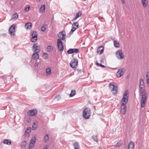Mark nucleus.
I'll use <instances>...</instances> for the list:
<instances>
[{"label": "nucleus", "instance_id": "nucleus-27", "mask_svg": "<svg viewBox=\"0 0 149 149\" xmlns=\"http://www.w3.org/2000/svg\"><path fill=\"white\" fill-rule=\"evenodd\" d=\"M30 130L29 129L27 130L25 132V135L26 137H28L29 136V132H30Z\"/></svg>", "mask_w": 149, "mask_h": 149}, {"label": "nucleus", "instance_id": "nucleus-9", "mask_svg": "<svg viewBox=\"0 0 149 149\" xmlns=\"http://www.w3.org/2000/svg\"><path fill=\"white\" fill-rule=\"evenodd\" d=\"M15 26L13 24L9 28V34L11 36H14L15 35L14 32L15 31Z\"/></svg>", "mask_w": 149, "mask_h": 149}, {"label": "nucleus", "instance_id": "nucleus-2", "mask_svg": "<svg viewBox=\"0 0 149 149\" xmlns=\"http://www.w3.org/2000/svg\"><path fill=\"white\" fill-rule=\"evenodd\" d=\"M91 110L89 108L85 109L83 111V115L84 117L86 119L89 118L91 116Z\"/></svg>", "mask_w": 149, "mask_h": 149}, {"label": "nucleus", "instance_id": "nucleus-23", "mask_svg": "<svg viewBox=\"0 0 149 149\" xmlns=\"http://www.w3.org/2000/svg\"><path fill=\"white\" fill-rule=\"evenodd\" d=\"M73 145L74 149H80L79 145L78 144V143L77 142H75Z\"/></svg>", "mask_w": 149, "mask_h": 149}, {"label": "nucleus", "instance_id": "nucleus-32", "mask_svg": "<svg viewBox=\"0 0 149 149\" xmlns=\"http://www.w3.org/2000/svg\"><path fill=\"white\" fill-rule=\"evenodd\" d=\"M3 143L8 145H10L11 144V142L8 139H6L4 140Z\"/></svg>", "mask_w": 149, "mask_h": 149}, {"label": "nucleus", "instance_id": "nucleus-33", "mask_svg": "<svg viewBox=\"0 0 149 149\" xmlns=\"http://www.w3.org/2000/svg\"><path fill=\"white\" fill-rule=\"evenodd\" d=\"M49 139V137L48 135V134H46L44 138V142L46 143L48 141Z\"/></svg>", "mask_w": 149, "mask_h": 149}, {"label": "nucleus", "instance_id": "nucleus-48", "mask_svg": "<svg viewBox=\"0 0 149 149\" xmlns=\"http://www.w3.org/2000/svg\"><path fill=\"white\" fill-rule=\"evenodd\" d=\"M29 120H29V119H27V120H26L27 122H29Z\"/></svg>", "mask_w": 149, "mask_h": 149}, {"label": "nucleus", "instance_id": "nucleus-11", "mask_svg": "<svg viewBox=\"0 0 149 149\" xmlns=\"http://www.w3.org/2000/svg\"><path fill=\"white\" fill-rule=\"evenodd\" d=\"M120 113L123 114H125L126 111V106L124 104H122L120 106Z\"/></svg>", "mask_w": 149, "mask_h": 149}, {"label": "nucleus", "instance_id": "nucleus-5", "mask_svg": "<svg viewBox=\"0 0 149 149\" xmlns=\"http://www.w3.org/2000/svg\"><path fill=\"white\" fill-rule=\"evenodd\" d=\"M127 94H128L127 91H125V92L123 96L122 100V104H125L127 102L128 97V96L127 95Z\"/></svg>", "mask_w": 149, "mask_h": 149}, {"label": "nucleus", "instance_id": "nucleus-36", "mask_svg": "<svg viewBox=\"0 0 149 149\" xmlns=\"http://www.w3.org/2000/svg\"><path fill=\"white\" fill-rule=\"evenodd\" d=\"M42 56L43 58L44 59H47L48 58V55L46 53H44L43 54Z\"/></svg>", "mask_w": 149, "mask_h": 149}, {"label": "nucleus", "instance_id": "nucleus-21", "mask_svg": "<svg viewBox=\"0 0 149 149\" xmlns=\"http://www.w3.org/2000/svg\"><path fill=\"white\" fill-rule=\"evenodd\" d=\"M82 15L81 12L80 11L76 15V17L73 19L72 20V21H75L77 18L80 17Z\"/></svg>", "mask_w": 149, "mask_h": 149}, {"label": "nucleus", "instance_id": "nucleus-28", "mask_svg": "<svg viewBox=\"0 0 149 149\" xmlns=\"http://www.w3.org/2000/svg\"><path fill=\"white\" fill-rule=\"evenodd\" d=\"M113 44L114 46L116 47H119L120 46V44L118 42H117V41L114 40L113 41Z\"/></svg>", "mask_w": 149, "mask_h": 149}, {"label": "nucleus", "instance_id": "nucleus-6", "mask_svg": "<svg viewBox=\"0 0 149 149\" xmlns=\"http://www.w3.org/2000/svg\"><path fill=\"white\" fill-rule=\"evenodd\" d=\"M57 46L58 49L60 51H63L64 49V47L62 42L60 39L57 40Z\"/></svg>", "mask_w": 149, "mask_h": 149}, {"label": "nucleus", "instance_id": "nucleus-15", "mask_svg": "<svg viewBox=\"0 0 149 149\" xmlns=\"http://www.w3.org/2000/svg\"><path fill=\"white\" fill-rule=\"evenodd\" d=\"M64 33V31H62L59 32L58 34V38L62 40H64L65 38V34Z\"/></svg>", "mask_w": 149, "mask_h": 149}, {"label": "nucleus", "instance_id": "nucleus-43", "mask_svg": "<svg viewBox=\"0 0 149 149\" xmlns=\"http://www.w3.org/2000/svg\"><path fill=\"white\" fill-rule=\"evenodd\" d=\"M46 29V27L44 26H42L41 28V30L43 32H44Z\"/></svg>", "mask_w": 149, "mask_h": 149}, {"label": "nucleus", "instance_id": "nucleus-38", "mask_svg": "<svg viewBox=\"0 0 149 149\" xmlns=\"http://www.w3.org/2000/svg\"><path fill=\"white\" fill-rule=\"evenodd\" d=\"M61 98V96L59 95H57L54 98L57 101L59 100Z\"/></svg>", "mask_w": 149, "mask_h": 149}, {"label": "nucleus", "instance_id": "nucleus-35", "mask_svg": "<svg viewBox=\"0 0 149 149\" xmlns=\"http://www.w3.org/2000/svg\"><path fill=\"white\" fill-rule=\"evenodd\" d=\"M26 143L25 141H24L22 142L21 144V146L22 148L25 147L26 145Z\"/></svg>", "mask_w": 149, "mask_h": 149}, {"label": "nucleus", "instance_id": "nucleus-34", "mask_svg": "<svg viewBox=\"0 0 149 149\" xmlns=\"http://www.w3.org/2000/svg\"><path fill=\"white\" fill-rule=\"evenodd\" d=\"M146 82L149 84V72H147L146 74Z\"/></svg>", "mask_w": 149, "mask_h": 149}, {"label": "nucleus", "instance_id": "nucleus-50", "mask_svg": "<svg viewBox=\"0 0 149 149\" xmlns=\"http://www.w3.org/2000/svg\"><path fill=\"white\" fill-rule=\"evenodd\" d=\"M40 0H37V2H39L40 1Z\"/></svg>", "mask_w": 149, "mask_h": 149}, {"label": "nucleus", "instance_id": "nucleus-39", "mask_svg": "<svg viewBox=\"0 0 149 149\" xmlns=\"http://www.w3.org/2000/svg\"><path fill=\"white\" fill-rule=\"evenodd\" d=\"M32 127H33V128H32L33 130H34L36 129V128L37 127V125L35 123H34L32 125Z\"/></svg>", "mask_w": 149, "mask_h": 149}, {"label": "nucleus", "instance_id": "nucleus-25", "mask_svg": "<svg viewBox=\"0 0 149 149\" xmlns=\"http://www.w3.org/2000/svg\"><path fill=\"white\" fill-rule=\"evenodd\" d=\"M143 6L144 7H146L148 4V2L147 0H141Z\"/></svg>", "mask_w": 149, "mask_h": 149}, {"label": "nucleus", "instance_id": "nucleus-29", "mask_svg": "<svg viewBox=\"0 0 149 149\" xmlns=\"http://www.w3.org/2000/svg\"><path fill=\"white\" fill-rule=\"evenodd\" d=\"M79 23L78 22H74L72 24V27L78 28L79 27Z\"/></svg>", "mask_w": 149, "mask_h": 149}, {"label": "nucleus", "instance_id": "nucleus-19", "mask_svg": "<svg viewBox=\"0 0 149 149\" xmlns=\"http://www.w3.org/2000/svg\"><path fill=\"white\" fill-rule=\"evenodd\" d=\"M134 143L132 142H130L128 145V149H134Z\"/></svg>", "mask_w": 149, "mask_h": 149}, {"label": "nucleus", "instance_id": "nucleus-31", "mask_svg": "<svg viewBox=\"0 0 149 149\" xmlns=\"http://www.w3.org/2000/svg\"><path fill=\"white\" fill-rule=\"evenodd\" d=\"M76 94V91L75 90H71L70 93V94L69 96L70 97H72L74 95Z\"/></svg>", "mask_w": 149, "mask_h": 149}, {"label": "nucleus", "instance_id": "nucleus-12", "mask_svg": "<svg viewBox=\"0 0 149 149\" xmlns=\"http://www.w3.org/2000/svg\"><path fill=\"white\" fill-rule=\"evenodd\" d=\"M37 113V110L36 109H33L28 111L27 112V113L30 116H34L36 115Z\"/></svg>", "mask_w": 149, "mask_h": 149}, {"label": "nucleus", "instance_id": "nucleus-40", "mask_svg": "<svg viewBox=\"0 0 149 149\" xmlns=\"http://www.w3.org/2000/svg\"><path fill=\"white\" fill-rule=\"evenodd\" d=\"M77 29V28H75V27H72V29H71V31H70V33H72V32H74L76 29Z\"/></svg>", "mask_w": 149, "mask_h": 149}, {"label": "nucleus", "instance_id": "nucleus-20", "mask_svg": "<svg viewBox=\"0 0 149 149\" xmlns=\"http://www.w3.org/2000/svg\"><path fill=\"white\" fill-rule=\"evenodd\" d=\"M139 88L141 89L144 88V85L143 79H141L140 80Z\"/></svg>", "mask_w": 149, "mask_h": 149}, {"label": "nucleus", "instance_id": "nucleus-41", "mask_svg": "<svg viewBox=\"0 0 149 149\" xmlns=\"http://www.w3.org/2000/svg\"><path fill=\"white\" fill-rule=\"evenodd\" d=\"M92 138L95 141L97 142V137L96 135H94L92 136Z\"/></svg>", "mask_w": 149, "mask_h": 149}, {"label": "nucleus", "instance_id": "nucleus-16", "mask_svg": "<svg viewBox=\"0 0 149 149\" xmlns=\"http://www.w3.org/2000/svg\"><path fill=\"white\" fill-rule=\"evenodd\" d=\"M104 47L103 46L99 47L97 49V54L100 55L104 52Z\"/></svg>", "mask_w": 149, "mask_h": 149}, {"label": "nucleus", "instance_id": "nucleus-44", "mask_svg": "<svg viewBox=\"0 0 149 149\" xmlns=\"http://www.w3.org/2000/svg\"><path fill=\"white\" fill-rule=\"evenodd\" d=\"M30 8V7H26L24 9V11H28Z\"/></svg>", "mask_w": 149, "mask_h": 149}, {"label": "nucleus", "instance_id": "nucleus-14", "mask_svg": "<svg viewBox=\"0 0 149 149\" xmlns=\"http://www.w3.org/2000/svg\"><path fill=\"white\" fill-rule=\"evenodd\" d=\"M79 52V49H71L67 51V53L68 54H71L74 53H78Z\"/></svg>", "mask_w": 149, "mask_h": 149}, {"label": "nucleus", "instance_id": "nucleus-10", "mask_svg": "<svg viewBox=\"0 0 149 149\" xmlns=\"http://www.w3.org/2000/svg\"><path fill=\"white\" fill-rule=\"evenodd\" d=\"M37 33L36 31H33L32 33V38L31 41L33 42H35L37 40Z\"/></svg>", "mask_w": 149, "mask_h": 149}, {"label": "nucleus", "instance_id": "nucleus-47", "mask_svg": "<svg viewBox=\"0 0 149 149\" xmlns=\"http://www.w3.org/2000/svg\"><path fill=\"white\" fill-rule=\"evenodd\" d=\"M39 65V63L38 62H36L35 64V66H38Z\"/></svg>", "mask_w": 149, "mask_h": 149}, {"label": "nucleus", "instance_id": "nucleus-37", "mask_svg": "<svg viewBox=\"0 0 149 149\" xmlns=\"http://www.w3.org/2000/svg\"><path fill=\"white\" fill-rule=\"evenodd\" d=\"M18 17V15L17 14H13L12 16V18L14 19L15 20Z\"/></svg>", "mask_w": 149, "mask_h": 149}, {"label": "nucleus", "instance_id": "nucleus-22", "mask_svg": "<svg viewBox=\"0 0 149 149\" xmlns=\"http://www.w3.org/2000/svg\"><path fill=\"white\" fill-rule=\"evenodd\" d=\"M51 70L50 68H48L46 69V75L48 76L51 73Z\"/></svg>", "mask_w": 149, "mask_h": 149}, {"label": "nucleus", "instance_id": "nucleus-24", "mask_svg": "<svg viewBox=\"0 0 149 149\" xmlns=\"http://www.w3.org/2000/svg\"><path fill=\"white\" fill-rule=\"evenodd\" d=\"M25 25L27 29H30L31 28V24L30 23H26Z\"/></svg>", "mask_w": 149, "mask_h": 149}, {"label": "nucleus", "instance_id": "nucleus-26", "mask_svg": "<svg viewBox=\"0 0 149 149\" xmlns=\"http://www.w3.org/2000/svg\"><path fill=\"white\" fill-rule=\"evenodd\" d=\"M45 10V6L44 5H42L40 8L39 11L42 12L44 13Z\"/></svg>", "mask_w": 149, "mask_h": 149}, {"label": "nucleus", "instance_id": "nucleus-17", "mask_svg": "<svg viewBox=\"0 0 149 149\" xmlns=\"http://www.w3.org/2000/svg\"><path fill=\"white\" fill-rule=\"evenodd\" d=\"M39 52H35L32 56V58L34 60L37 59L39 58V55L38 54Z\"/></svg>", "mask_w": 149, "mask_h": 149}, {"label": "nucleus", "instance_id": "nucleus-4", "mask_svg": "<svg viewBox=\"0 0 149 149\" xmlns=\"http://www.w3.org/2000/svg\"><path fill=\"white\" fill-rule=\"evenodd\" d=\"M70 65L72 68H76L78 65V61L76 59H72L71 61Z\"/></svg>", "mask_w": 149, "mask_h": 149}, {"label": "nucleus", "instance_id": "nucleus-45", "mask_svg": "<svg viewBox=\"0 0 149 149\" xmlns=\"http://www.w3.org/2000/svg\"><path fill=\"white\" fill-rule=\"evenodd\" d=\"M121 145V143L120 142H118L116 144L117 146H119Z\"/></svg>", "mask_w": 149, "mask_h": 149}, {"label": "nucleus", "instance_id": "nucleus-8", "mask_svg": "<svg viewBox=\"0 0 149 149\" xmlns=\"http://www.w3.org/2000/svg\"><path fill=\"white\" fill-rule=\"evenodd\" d=\"M125 71V69L124 68H120L118 70L117 73V75L118 77H121L124 74Z\"/></svg>", "mask_w": 149, "mask_h": 149}, {"label": "nucleus", "instance_id": "nucleus-46", "mask_svg": "<svg viewBox=\"0 0 149 149\" xmlns=\"http://www.w3.org/2000/svg\"><path fill=\"white\" fill-rule=\"evenodd\" d=\"M43 149H48V146H45V147L43 148Z\"/></svg>", "mask_w": 149, "mask_h": 149}, {"label": "nucleus", "instance_id": "nucleus-1", "mask_svg": "<svg viewBox=\"0 0 149 149\" xmlns=\"http://www.w3.org/2000/svg\"><path fill=\"white\" fill-rule=\"evenodd\" d=\"M139 91L141 96V108H143L145 106L146 100L147 99L146 93L144 88L141 89L139 88Z\"/></svg>", "mask_w": 149, "mask_h": 149}, {"label": "nucleus", "instance_id": "nucleus-3", "mask_svg": "<svg viewBox=\"0 0 149 149\" xmlns=\"http://www.w3.org/2000/svg\"><path fill=\"white\" fill-rule=\"evenodd\" d=\"M113 83V82H111L109 83V87L111 89V91L112 92L113 94V95H115L117 92V86L114 85Z\"/></svg>", "mask_w": 149, "mask_h": 149}, {"label": "nucleus", "instance_id": "nucleus-18", "mask_svg": "<svg viewBox=\"0 0 149 149\" xmlns=\"http://www.w3.org/2000/svg\"><path fill=\"white\" fill-rule=\"evenodd\" d=\"M38 46L37 45V44H35L33 45L32 47V49L34 51H36V52H39L40 51V49H38Z\"/></svg>", "mask_w": 149, "mask_h": 149}, {"label": "nucleus", "instance_id": "nucleus-49", "mask_svg": "<svg viewBox=\"0 0 149 149\" xmlns=\"http://www.w3.org/2000/svg\"><path fill=\"white\" fill-rule=\"evenodd\" d=\"M121 1L123 2V3H124V0H121Z\"/></svg>", "mask_w": 149, "mask_h": 149}, {"label": "nucleus", "instance_id": "nucleus-13", "mask_svg": "<svg viewBox=\"0 0 149 149\" xmlns=\"http://www.w3.org/2000/svg\"><path fill=\"white\" fill-rule=\"evenodd\" d=\"M36 140V139L35 137H33L32 138L30 143L29 145V148H31L33 147Z\"/></svg>", "mask_w": 149, "mask_h": 149}, {"label": "nucleus", "instance_id": "nucleus-30", "mask_svg": "<svg viewBox=\"0 0 149 149\" xmlns=\"http://www.w3.org/2000/svg\"><path fill=\"white\" fill-rule=\"evenodd\" d=\"M53 49V47L51 46H49L47 47V50L48 52H51Z\"/></svg>", "mask_w": 149, "mask_h": 149}, {"label": "nucleus", "instance_id": "nucleus-7", "mask_svg": "<svg viewBox=\"0 0 149 149\" xmlns=\"http://www.w3.org/2000/svg\"><path fill=\"white\" fill-rule=\"evenodd\" d=\"M116 57L119 59H122L124 57V55L121 50L118 51L116 53Z\"/></svg>", "mask_w": 149, "mask_h": 149}, {"label": "nucleus", "instance_id": "nucleus-42", "mask_svg": "<svg viewBox=\"0 0 149 149\" xmlns=\"http://www.w3.org/2000/svg\"><path fill=\"white\" fill-rule=\"evenodd\" d=\"M96 65L98 66H99L102 67H105L106 66H104V65L101 64L99 63L96 62Z\"/></svg>", "mask_w": 149, "mask_h": 149}]
</instances>
